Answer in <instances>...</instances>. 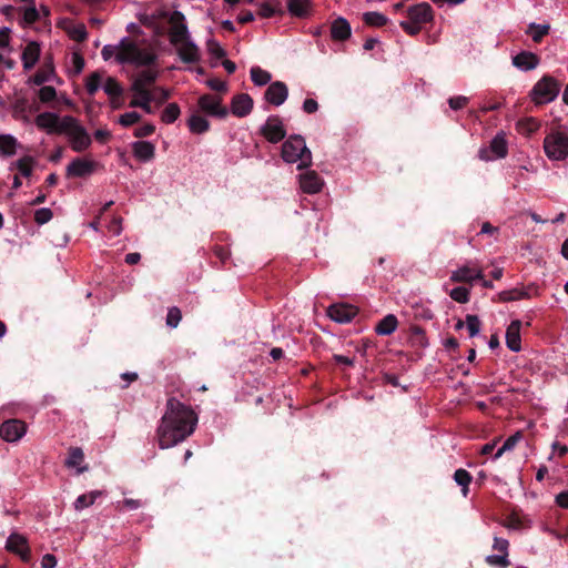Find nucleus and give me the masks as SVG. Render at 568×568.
<instances>
[{"label": "nucleus", "instance_id": "nucleus-1", "mask_svg": "<svg viewBox=\"0 0 568 568\" xmlns=\"http://www.w3.org/2000/svg\"><path fill=\"white\" fill-rule=\"evenodd\" d=\"M196 424L197 416L191 407L174 397L169 398L166 412L156 430L160 448H170L185 440L193 434Z\"/></svg>", "mask_w": 568, "mask_h": 568}, {"label": "nucleus", "instance_id": "nucleus-2", "mask_svg": "<svg viewBox=\"0 0 568 568\" xmlns=\"http://www.w3.org/2000/svg\"><path fill=\"white\" fill-rule=\"evenodd\" d=\"M115 59L119 63H130L135 67H150L155 63L156 54L148 49H141L132 39L123 38L119 45Z\"/></svg>", "mask_w": 568, "mask_h": 568}, {"label": "nucleus", "instance_id": "nucleus-3", "mask_svg": "<svg viewBox=\"0 0 568 568\" xmlns=\"http://www.w3.org/2000/svg\"><path fill=\"white\" fill-rule=\"evenodd\" d=\"M282 159L286 163H296L298 170L306 169L312 165V153L306 146L305 140L302 135H291L282 145Z\"/></svg>", "mask_w": 568, "mask_h": 568}, {"label": "nucleus", "instance_id": "nucleus-4", "mask_svg": "<svg viewBox=\"0 0 568 568\" xmlns=\"http://www.w3.org/2000/svg\"><path fill=\"white\" fill-rule=\"evenodd\" d=\"M560 82L554 77L545 74L532 87L529 97L537 104H547L552 102L559 94Z\"/></svg>", "mask_w": 568, "mask_h": 568}, {"label": "nucleus", "instance_id": "nucleus-5", "mask_svg": "<svg viewBox=\"0 0 568 568\" xmlns=\"http://www.w3.org/2000/svg\"><path fill=\"white\" fill-rule=\"evenodd\" d=\"M544 150L550 160L561 161L568 156V134L552 131L544 140Z\"/></svg>", "mask_w": 568, "mask_h": 568}, {"label": "nucleus", "instance_id": "nucleus-6", "mask_svg": "<svg viewBox=\"0 0 568 568\" xmlns=\"http://www.w3.org/2000/svg\"><path fill=\"white\" fill-rule=\"evenodd\" d=\"M64 134L69 136L70 146L74 152L81 153L88 150L92 143L87 130L72 116V122L64 128Z\"/></svg>", "mask_w": 568, "mask_h": 568}, {"label": "nucleus", "instance_id": "nucleus-7", "mask_svg": "<svg viewBox=\"0 0 568 568\" xmlns=\"http://www.w3.org/2000/svg\"><path fill=\"white\" fill-rule=\"evenodd\" d=\"M72 122L71 115L60 118L58 114L52 112H42L37 115L34 123L40 130H45L49 134H62L64 128Z\"/></svg>", "mask_w": 568, "mask_h": 568}, {"label": "nucleus", "instance_id": "nucleus-8", "mask_svg": "<svg viewBox=\"0 0 568 568\" xmlns=\"http://www.w3.org/2000/svg\"><path fill=\"white\" fill-rule=\"evenodd\" d=\"M169 39L171 44L178 47L180 42L186 41L191 38L187 29L185 16L178 10H174L169 18Z\"/></svg>", "mask_w": 568, "mask_h": 568}, {"label": "nucleus", "instance_id": "nucleus-9", "mask_svg": "<svg viewBox=\"0 0 568 568\" xmlns=\"http://www.w3.org/2000/svg\"><path fill=\"white\" fill-rule=\"evenodd\" d=\"M508 154L507 141L505 133L501 131L490 141L489 148H481L478 156L483 161H490L494 158L504 159Z\"/></svg>", "mask_w": 568, "mask_h": 568}, {"label": "nucleus", "instance_id": "nucleus-10", "mask_svg": "<svg viewBox=\"0 0 568 568\" xmlns=\"http://www.w3.org/2000/svg\"><path fill=\"white\" fill-rule=\"evenodd\" d=\"M261 135L270 143H278L286 136V130L278 115H270L260 129Z\"/></svg>", "mask_w": 568, "mask_h": 568}, {"label": "nucleus", "instance_id": "nucleus-11", "mask_svg": "<svg viewBox=\"0 0 568 568\" xmlns=\"http://www.w3.org/2000/svg\"><path fill=\"white\" fill-rule=\"evenodd\" d=\"M493 549L498 551L499 555H488L485 558V562L496 568H507L511 565L508 559L509 541L501 537H494Z\"/></svg>", "mask_w": 568, "mask_h": 568}, {"label": "nucleus", "instance_id": "nucleus-12", "mask_svg": "<svg viewBox=\"0 0 568 568\" xmlns=\"http://www.w3.org/2000/svg\"><path fill=\"white\" fill-rule=\"evenodd\" d=\"M197 105L202 112L217 119H225L229 114L226 106L222 104L221 97L203 94L197 100Z\"/></svg>", "mask_w": 568, "mask_h": 568}, {"label": "nucleus", "instance_id": "nucleus-13", "mask_svg": "<svg viewBox=\"0 0 568 568\" xmlns=\"http://www.w3.org/2000/svg\"><path fill=\"white\" fill-rule=\"evenodd\" d=\"M27 432V424L21 419H7L0 426V437L8 443L20 440Z\"/></svg>", "mask_w": 568, "mask_h": 568}, {"label": "nucleus", "instance_id": "nucleus-14", "mask_svg": "<svg viewBox=\"0 0 568 568\" xmlns=\"http://www.w3.org/2000/svg\"><path fill=\"white\" fill-rule=\"evenodd\" d=\"M6 549L19 556L23 562L31 560V549L28 539L23 535L12 532L7 539Z\"/></svg>", "mask_w": 568, "mask_h": 568}, {"label": "nucleus", "instance_id": "nucleus-15", "mask_svg": "<svg viewBox=\"0 0 568 568\" xmlns=\"http://www.w3.org/2000/svg\"><path fill=\"white\" fill-rule=\"evenodd\" d=\"M358 313V308L352 304L336 303L327 308V315L334 322L349 323Z\"/></svg>", "mask_w": 568, "mask_h": 568}, {"label": "nucleus", "instance_id": "nucleus-16", "mask_svg": "<svg viewBox=\"0 0 568 568\" xmlns=\"http://www.w3.org/2000/svg\"><path fill=\"white\" fill-rule=\"evenodd\" d=\"M97 165L93 160L75 158L67 166V178H87L95 171Z\"/></svg>", "mask_w": 568, "mask_h": 568}, {"label": "nucleus", "instance_id": "nucleus-17", "mask_svg": "<svg viewBox=\"0 0 568 568\" xmlns=\"http://www.w3.org/2000/svg\"><path fill=\"white\" fill-rule=\"evenodd\" d=\"M538 294V286H536L535 284H529L523 287H515L511 290L501 291L500 293H498V301L504 303L519 301L524 298H530L532 295Z\"/></svg>", "mask_w": 568, "mask_h": 568}, {"label": "nucleus", "instance_id": "nucleus-18", "mask_svg": "<svg viewBox=\"0 0 568 568\" xmlns=\"http://www.w3.org/2000/svg\"><path fill=\"white\" fill-rule=\"evenodd\" d=\"M288 97L287 85L282 81L272 82L264 92V99L272 105H282Z\"/></svg>", "mask_w": 568, "mask_h": 568}, {"label": "nucleus", "instance_id": "nucleus-19", "mask_svg": "<svg viewBox=\"0 0 568 568\" xmlns=\"http://www.w3.org/2000/svg\"><path fill=\"white\" fill-rule=\"evenodd\" d=\"M254 101L247 93H239L232 98L231 112L237 118L248 115L253 110Z\"/></svg>", "mask_w": 568, "mask_h": 568}, {"label": "nucleus", "instance_id": "nucleus-20", "mask_svg": "<svg viewBox=\"0 0 568 568\" xmlns=\"http://www.w3.org/2000/svg\"><path fill=\"white\" fill-rule=\"evenodd\" d=\"M475 280H483V270L469 265L459 267L450 275V281L454 283L471 284Z\"/></svg>", "mask_w": 568, "mask_h": 568}, {"label": "nucleus", "instance_id": "nucleus-21", "mask_svg": "<svg viewBox=\"0 0 568 568\" xmlns=\"http://www.w3.org/2000/svg\"><path fill=\"white\" fill-rule=\"evenodd\" d=\"M407 17L410 21L420 26L433 20V9L429 3L422 2L407 9Z\"/></svg>", "mask_w": 568, "mask_h": 568}, {"label": "nucleus", "instance_id": "nucleus-22", "mask_svg": "<svg viewBox=\"0 0 568 568\" xmlns=\"http://www.w3.org/2000/svg\"><path fill=\"white\" fill-rule=\"evenodd\" d=\"M513 65L521 71H531L540 63V58L534 52L521 51L511 58Z\"/></svg>", "mask_w": 568, "mask_h": 568}, {"label": "nucleus", "instance_id": "nucleus-23", "mask_svg": "<svg viewBox=\"0 0 568 568\" xmlns=\"http://www.w3.org/2000/svg\"><path fill=\"white\" fill-rule=\"evenodd\" d=\"M178 48V54L184 63H196L201 59L199 47L190 39L180 42Z\"/></svg>", "mask_w": 568, "mask_h": 568}, {"label": "nucleus", "instance_id": "nucleus-24", "mask_svg": "<svg viewBox=\"0 0 568 568\" xmlns=\"http://www.w3.org/2000/svg\"><path fill=\"white\" fill-rule=\"evenodd\" d=\"M300 185L303 192L308 194L318 193L323 186V180L315 171H307L300 176Z\"/></svg>", "mask_w": 568, "mask_h": 568}, {"label": "nucleus", "instance_id": "nucleus-25", "mask_svg": "<svg viewBox=\"0 0 568 568\" xmlns=\"http://www.w3.org/2000/svg\"><path fill=\"white\" fill-rule=\"evenodd\" d=\"M521 322L519 320L511 321L506 329V345L513 352L521 349L520 338Z\"/></svg>", "mask_w": 568, "mask_h": 568}, {"label": "nucleus", "instance_id": "nucleus-26", "mask_svg": "<svg viewBox=\"0 0 568 568\" xmlns=\"http://www.w3.org/2000/svg\"><path fill=\"white\" fill-rule=\"evenodd\" d=\"M41 53L40 44L36 41L29 42L22 51L21 60L24 70H31L39 61Z\"/></svg>", "mask_w": 568, "mask_h": 568}, {"label": "nucleus", "instance_id": "nucleus-27", "mask_svg": "<svg viewBox=\"0 0 568 568\" xmlns=\"http://www.w3.org/2000/svg\"><path fill=\"white\" fill-rule=\"evenodd\" d=\"M159 78V71L153 69H145L138 73L131 84V91L135 93V85L142 90H150L149 87L153 85Z\"/></svg>", "mask_w": 568, "mask_h": 568}, {"label": "nucleus", "instance_id": "nucleus-28", "mask_svg": "<svg viewBox=\"0 0 568 568\" xmlns=\"http://www.w3.org/2000/svg\"><path fill=\"white\" fill-rule=\"evenodd\" d=\"M352 34L349 22L342 17L335 19L331 24V38L334 41H345Z\"/></svg>", "mask_w": 568, "mask_h": 568}, {"label": "nucleus", "instance_id": "nucleus-29", "mask_svg": "<svg viewBox=\"0 0 568 568\" xmlns=\"http://www.w3.org/2000/svg\"><path fill=\"white\" fill-rule=\"evenodd\" d=\"M133 155L142 162H150L155 156V146L149 141H136L132 143Z\"/></svg>", "mask_w": 568, "mask_h": 568}, {"label": "nucleus", "instance_id": "nucleus-30", "mask_svg": "<svg viewBox=\"0 0 568 568\" xmlns=\"http://www.w3.org/2000/svg\"><path fill=\"white\" fill-rule=\"evenodd\" d=\"M398 326V320L394 314L383 317L375 326V333L381 336L393 334Z\"/></svg>", "mask_w": 568, "mask_h": 568}, {"label": "nucleus", "instance_id": "nucleus-31", "mask_svg": "<svg viewBox=\"0 0 568 568\" xmlns=\"http://www.w3.org/2000/svg\"><path fill=\"white\" fill-rule=\"evenodd\" d=\"M54 77V67L52 62H44V64L29 79L30 83L42 85Z\"/></svg>", "mask_w": 568, "mask_h": 568}, {"label": "nucleus", "instance_id": "nucleus-32", "mask_svg": "<svg viewBox=\"0 0 568 568\" xmlns=\"http://www.w3.org/2000/svg\"><path fill=\"white\" fill-rule=\"evenodd\" d=\"M187 126L192 133L203 134L210 130V122L197 112H194L189 121Z\"/></svg>", "mask_w": 568, "mask_h": 568}, {"label": "nucleus", "instance_id": "nucleus-33", "mask_svg": "<svg viewBox=\"0 0 568 568\" xmlns=\"http://www.w3.org/2000/svg\"><path fill=\"white\" fill-rule=\"evenodd\" d=\"M18 140L11 134H0V154L12 156L19 146Z\"/></svg>", "mask_w": 568, "mask_h": 568}, {"label": "nucleus", "instance_id": "nucleus-34", "mask_svg": "<svg viewBox=\"0 0 568 568\" xmlns=\"http://www.w3.org/2000/svg\"><path fill=\"white\" fill-rule=\"evenodd\" d=\"M310 0H287V10L293 17L305 18L308 14Z\"/></svg>", "mask_w": 568, "mask_h": 568}, {"label": "nucleus", "instance_id": "nucleus-35", "mask_svg": "<svg viewBox=\"0 0 568 568\" xmlns=\"http://www.w3.org/2000/svg\"><path fill=\"white\" fill-rule=\"evenodd\" d=\"M104 92L109 95L110 100L123 97V87L121 83L112 77H108L103 84Z\"/></svg>", "mask_w": 568, "mask_h": 568}, {"label": "nucleus", "instance_id": "nucleus-36", "mask_svg": "<svg viewBox=\"0 0 568 568\" xmlns=\"http://www.w3.org/2000/svg\"><path fill=\"white\" fill-rule=\"evenodd\" d=\"M454 480L456 481L457 485L462 487L463 496L467 497L469 493V485L473 480V476L470 475V473L464 468H458L454 473Z\"/></svg>", "mask_w": 568, "mask_h": 568}, {"label": "nucleus", "instance_id": "nucleus-37", "mask_svg": "<svg viewBox=\"0 0 568 568\" xmlns=\"http://www.w3.org/2000/svg\"><path fill=\"white\" fill-rule=\"evenodd\" d=\"M549 24L530 23L526 30V33L531 37L536 43L541 42L542 38L549 33Z\"/></svg>", "mask_w": 568, "mask_h": 568}, {"label": "nucleus", "instance_id": "nucleus-38", "mask_svg": "<svg viewBox=\"0 0 568 568\" xmlns=\"http://www.w3.org/2000/svg\"><path fill=\"white\" fill-rule=\"evenodd\" d=\"M103 493L101 490H92L88 494L80 495L74 501V509L82 510L94 504L98 497H100Z\"/></svg>", "mask_w": 568, "mask_h": 568}, {"label": "nucleus", "instance_id": "nucleus-39", "mask_svg": "<svg viewBox=\"0 0 568 568\" xmlns=\"http://www.w3.org/2000/svg\"><path fill=\"white\" fill-rule=\"evenodd\" d=\"M409 342L413 346L416 347H426L427 346V338L425 336V331L418 326L413 325L409 328Z\"/></svg>", "mask_w": 568, "mask_h": 568}, {"label": "nucleus", "instance_id": "nucleus-40", "mask_svg": "<svg viewBox=\"0 0 568 568\" xmlns=\"http://www.w3.org/2000/svg\"><path fill=\"white\" fill-rule=\"evenodd\" d=\"M102 75L103 72L101 71H94L91 74H89L85 79V89L89 95H94L102 83Z\"/></svg>", "mask_w": 568, "mask_h": 568}, {"label": "nucleus", "instance_id": "nucleus-41", "mask_svg": "<svg viewBox=\"0 0 568 568\" xmlns=\"http://www.w3.org/2000/svg\"><path fill=\"white\" fill-rule=\"evenodd\" d=\"M540 123L535 118H525L517 122V130L521 134L530 135L536 132Z\"/></svg>", "mask_w": 568, "mask_h": 568}, {"label": "nucleus", "instance_id": "nucleus-42", "mask_svg": "<svg viewBox=\"0 0 568 568\" xmlns=\"http://www.w3.org/2000/svg\"><path fill=\"white\" fill-rule=\"evenodd\" d=\"M363 21L369 27H384L388 22V18L376 11H368L363 14Z\"/></svg>", "mask_w": 568, "mask_h": 568}, {"label": "nucleus", "instance_id": "nucleus-43", "mask_svg": "<svg viewBox=\"0 0 568 568\" xmlns=\"http://www.w3.org/2000/svg\"><path fill=\"white\" fill-rule=\"evenodd\" d=\"M283 13H284V11L281 7V1H276L275 6H272L268 2H263L260 4V8H258V16L264 19L272 18L276 14L282 16Z\"/></svg>", "mask_w": 568, "mask_h": 568}, {"label": "nucleus", "instance_id": "nucleus-44", "mask_svg": "<svg viewBox=\"0 0 568 568\" xmlns=\"http://www.w3.org/2000/svg\"><path fill=\"white\" fill-rule=\"evenodd\" d=\"M135 94L143 98L142 110L148 113H154L151 103L156 99V95L151 90H142L140 87L135 85Z\"/></svg>", "mask_w": 568, "mask_h": 568}, {"label": "nucleus", "instance_id": "nucleus-45", "mask_svg": "<svg viewBox=\"0 0 568 568\" xmlns=\"http://www.w3.org/2000/svg\"><path fill=\"white\" fill-rule=\"evenodd\" d=\"M250 73L253 83L258 87L267 84L272 79L271 73L260 67H252Z\"/></svg>", "mask_w": 568, "mask_h": 568}, {"label": "nucleus", "instance_id": "nucleus-46", "mask_svg": "<svg viewBox=\"0 0 568 568\" xmlns=\"http://www.w3.org/2000/svg\"><path fill=\"white\" fill-rule=\"evenodd\" d=\"M180 113L181 110L176 103H169L162 111L161 120L166 124H171L178 120Z\"/></svg>", "mask_w": 568, "mask_h": 568}, {"label": "nucleus", "instance_id": "nucleus-47", "mask_svg": "<svg viewBox=\"0 0 568 568\" xmlns=\"http://www.w3.org/2000/svg\"><path fill=\"white\" fill-rule=\"evenodd\" d=\"M36 161L30 155H24L23 158L19 159L13 165L20 171V173L28 178L32 174L33 165Z\"/></svg>", "mask_w": 568, "mask_h": 568}, {"label": "nucleus", "instance_id": "nucleus-48", "mask_svg": "<svg viewBox=\"0 0 568 568\" xmlns=\"http://www.w3.org/2000/svg\"><path fill=\"white\" fill-rule=\"evenodd\" d=\"M84 460L83 450L80 447H71L68 452L65 465L70 468L78 467Z\"/></svg>", "mask_w": 568, "mask_h": 568}, {"label": "nucleus", "instance_id": "nucleus-49", "mask_svg": "<svg viewBox=\"0 0 568 568\" xmlns=\"http://www.w3.org/2000/svg\"><path fill=\"white\" fill-rule=\"evenodd\" d=\"M521 439V433L517 432L516 434L509 436L500 448L496 452L494 458H499L504 453L513 450L515 446L518 444V442Z\"/></svg>", "mask_w": 568, "mask_h": 568}, {"label": "nucleus", "instance_id": "nucleus-50", "mask_svg": "<svg viewBox=\"0 0 568 568\" xmlns=\"http://www.w3.org/2000/svg\"><path fill=\"white\" fill-rule=\"evenodd\" d=\"M40 19V12L37 10L36 6H28L22 9V19L21 24L31 26Z\"/></svg>", "mask_w": 568, "mask_h": 568}, {"label": "nucleus", "instance_id": "nucleus-51", "mask_svg": "<svg viewBox=\"0 0 568 568\" xmlns=\"http://www.w3.org/2000/svg\"><path fill=\"white\" fill-rule=\"evenodd\" d=\"M470 291L465 286H458L449 292V296L457 303L465 304L469 301Z\"/></svg>", "mask_w": 568, "mask_h": 568}, {"label": "nucleus", "instance_id": "nucleus-52", "mask_svg": "<svg viewBox=\"0 0 568 568\" xmlns=\"http://www.w3.org/2000/svg\"><path fill=\"white\" fill-rule=\"evenodd\" d=\"M466 326L470 337L476 336L480 331V321L477 315L468 314L466 315Z\"/></svg>", "mask_w": 568, "mask_h": 568}, {"label": "nucleus", "instance_id": "nucleus-53", "mask_svg": "<svg viewBox=\"0 0 568 568\" xmlns=\"http://www.w3.org/2000/svg\"><path fill=\"white\" fill-rule=\"evenodd\" d=\"M141 118H142L141 114L135 111L126 112V113L120 115L119 123L124 128H129V126L140 122Z\"/></svg>", "mask_w": 568, "mask_h": 568}, {"label": "nucleus", "instance_id": "nucleus-54", "mask_svg": "<svg viewBox=\"0 0 568 568\" xmlns=\"http://www.w3.org/2000/svg\"><path fill=\"white\" fill-rule=\"evenodd\" d=\"M182 320L181 310L176 306L170 307L166 315V325L175 328Z\"/></svg>", "mask_w": 568, "mask_h": 568}, {"label": "nucleus", "instance_id": "nucleus-55", "mask_svg": "<svg viewBox=\"0 0 568 568\" xmlns=\"http://www.w3.org/2000/svg\"><path fill=\"white\" fill-rule=\"evenodd\" d=\"M69 36L72 40L77 41V42H83L87 37H88V32H87V29H85V26L84 24H77L74 27H72L70 30H69Z\"/></svg>", "mask_w": 568, "mask_h": 568}, {"label": "nucleus", "instance_id": "nucleus-56", "mask_svg": "<svg viewBox=\"0 0 568 568\" xmlns=\"http://www.w3.org/2000/svg\"><path fill=\"white\" fill-rule=\"evenodd\" d=\"M38 95L41 102L48 103L57 98V91L51 85H44L39 90Z\"/></svg>", "mask_w": 568, "mask_h": 568}, {"label": "nucleus", "instance_id": "nucleus-57", "mask_svg": "<svg viewBox=\"0 0 568 568\" xmlns=\"http://www.w3.org/2000/svg\"><path fill=\"white\" fill-rule=\"evenodd\" d=\"M206 48L209 53L216 59H222L226 55V51L214 39L207 40Z\"/></svg>", "mask_w": 568, "mask_h": 568}, {"label": "nucleus", "instance_id": "nucleus-58", "mask_svg": "<svg viewBox=\"0 0 568 568\" xmlns=\"http://www.w3.org/2000/svg\"><path fill=\"white\" fill-rule=\"evenodd\" d=\"M53 217V213L50 209L43 207L34 212V221L39 225L48 223Z\"/></svg>", "mask_w": 568, "mask_h": 568}, {"label": "nucleus", "instance_id": "nucleus-59", "mask_svg": "<svg viewBox=\"0 0 568 568\" xmlns=\"http://www.w3.org/2000/svg\"><path fill=\"white\" fill-rule=\"evenodd\" d=\"M151 91L156 95V99L153 100V102L158 105L165 103L171 98V92L162 87H155Z\"/></svg>", "mask_w": 568, "mask_h": 568}, {"label": "nucleus", "instance_id": "nucleus-60", "mask_svg": "<svg viewBox=\"0 0 568 568\" xmlns=\"http://www.w3.org/2000/svg\"><path fill=\"white\" fill-rule=\"evenodd\" d=\"M399 26L409 36H417L422 30V26L419 23L413 22L410 20L400 21Z\"/></svg>", "mask_w": 568, "mask_h": 568}, {"label": "nucleus", "instance_id": "nucleus-61", "mask_svg": "<svg viewBox=\"0 0 568 568\" xmlns=\"http://www.w3.org/2000/svg\"><path fill=\"white\" fill-rule=\"evenodd\" d=\"M205 83L213 91L221 93H225L227 91V84L217 78H210Z\"/></svg>", "mask_w": 568, "mask_h": 568}, {"label": "nucleus", "instance_id": "nucleus-62", "mask_svg": "<svg viewBox=\"0 0 568 568\" xmlns=\"http://www.w3.org/2000/svg\"><path fill=\"white\" fill-rule=\"evenodd\" d=\"M155 132V126L152 123H146L134 130V136L138 139L146 138Z\"/></svg>", "mask_w": 568, "mask_h": 568}, {"label": "nucleus", "instance_id": "nucleus-63", "mask_svg": "<svg viewBox=\"0 0 568 568\" xmlns=\"http://www.w3.org/2000/svg\"><path fill=\"white\" fill-rule=\"evenodd\" d=\"M468 101L469 99L467 97L458 95L449 98L448 104L453 110H460L467 105Z\"/></svg>", "mask_w": 568, "mask_h": 568}, {"label": "nucleus", "instance_id": "nucleus-64", "mask_svg": "<svg viewBox=\"0 0 568 568\" xmlns=\"http://www.w3.org/2000/svg\"><path fill=\"white\" fill-rule=\"evenodd\" d=\"M139 507H141V501L138 499H131V498H126L122 501H119L116 505V508L121 509V510L122 509L134 510V509H138Z\"/></svg>", "mask_w": 568, "mask_h": 568}]
</instances>
